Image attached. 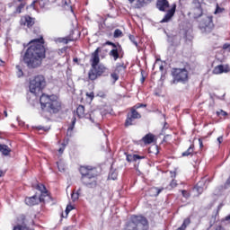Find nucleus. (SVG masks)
I'll return each instance as SVG.
<instances>
[{
    "label": "nucleus",
    "mask_w": 230,
    "mask_h": 230,
    "mask_svg": "<svg viewBox=\"0 0 230 230\" xmlns=\"http://www.w3.org/2000/svg\"><path fill=\"white\" fill-rule=\"evenodd\" d=\"M108 1H109L110 10H112V8H114V0H108Z\"/></svg>",
    "instance_id": "44"
},
{
    "label": "nucleus",
    "mask_w": 230,
    "mask_h": 230,
    "mask_svg": "<svg viewBox=\"0 0 230 230\" xmlns=\"http://www.w3.org/2000/svg\"><path fill=\"white\" fill-rule=\"evenodd\" d=\"M199 148H204V144L202 143V138H199Z\"/></svg>",
    "instance_id": "48"
},
{
    "label": "nucleus",
    "mask_w": 230,
    "mask_h": 230,
    "mask_svg": "<svg viewBox=\"0 0 230 230\" xmlns=\"http://www.w3.org/2000/svg\"><path fill=\"white\" fill-rule=\"evenodd\" d=\"M133 109H141V106H140V103H137L134 107H133Z\"/></svg>",
    "instance_id": "50"
},
{
    "label": "nucleus",
    "mask_w": 230,
    "mask_h": 230,
    "mask_svg": "<svg viewBox=\"0 0 230 230\" xmlns=\"http://www.w3.org/2000/svg\"><path fill=\"white\" fill-rule=\"evenodd\" d=\"M203 186H204V181H200L196 184V186L194 187V190H196V191H198V193L200 195V193L204 191Z\"/></svg>",
    "instance_id": "21"
},
{
    "label": "nucleus",
    "mask_w": 230,
    "mask_h": 230,
    "mask_svg": "<svg viewBox=\"0 0 230 230\" xmlns=\"http://www.w3.org/2000/svg\"><path fill=\"white\" fill-rule=\"evenodd\" d=\"M111 46L113 49H119V51H123V48H121V45H119V43H112Z\"/></svg>",
    "instance_id": "36"
},
{
    "label": "nucleus",
    "mask_w": 230,
    "mask_h": 230,
    "mask_svg": "<svg viewBox=\"0 0 230 230\" xmlns=\"http://www.w3.org/2000/svg\"><path fill=\"white\" fill-rule=\"evenodd\" d=\"M65 230H69V227H66Z\"/></svg>",
    "instance_id": "64"
},
{
    "label": "nucleus",
    "mask_w": 230,
    "mask_h": 230,
    "mask_svg": "<svg viewBox=\"0 0 230 230\" xmlns=\"http://www.w3.org/2000/svg\"><path fill=\"white\" fill-rule=\"evenodd\" d=\"M181 193L183 197H188V191L182 190Z\"/></svg>",
    "instance_id": "51"
},
{
    "label": "nucleus",
    "mask_w": 230,
    "mask_h": 230,
    "mask_svg": "<svg viewBox=\"0 0 230 230\" xmlns=\"http://www.w3.org/2000/svg\"><path fill=\"white\" fill-rule=\"evenodd\" d=\"M44 58H46V48L44 38L41 36L29 42V47L22 56V60L28 69H37L42 66Z\"/></svg>",
    "instance_id": "1"
},
{
    "label": "nucleus",
    "mask_w": 230,
    "mask_h": 230,
    "mask_svg": "<svg viewBox=\"0 0 230 230\" xmlns=\"http://www.w3.org/2000/svg\"><path fill=\"white\" fill-rule=\"evenodd\" d=\"M73 211V206L67 205L66 208V217L69 215V212Z\"/></svg>",
    "instance_id": "37"
},
{
    "label": "nucleus",
    "mask_w": 230,
    "mask_h": 230,
    "mask_svg": "<svg viewBox=\"0 0 230 230\" xmlns=\"http://www.w3.org/2000/svg\"><path fill=\"white\" fill-rule=\"evenodd\" d=\"M134 119H133L129 115H127V119H126V121H125V124H124L125 127L128 128V127H130L132 125H135Z\"/></svg>",
    "instance_id": "23"
},
{
    "label": "nucleus",
    "mask_w": 230,
    "mask_h": 230,
    "mask_svg": "<svg viewBox=\"0 0 230 230\" xmlns=\"http://www.w3.org/2000/svg\"><path fill=\"white\" fill-rule=\"evenodd\" d=\"M36 3L41 8H46V4H48V3H49V0H36Z\"/></svg>",
    "instance_id": "28"
},
{
    "label": "nucleus",
    "mask_w": 230,
    "mask_h": 230,
    "mask_svg": "<svg viewBox=\"0 0 230 230\" xmlns=\"http://www.w3.org/2000/svg\"><path fill=\"white\" fill-rule=\"evenodd\" d=\"M50 53H51V55H52V56L50 57V58H55V53H56V52H55V51H52V52H50Z\"/></svg>",
    "instance_id": "57"
},
{
    "label": "nucleus",
    "mask_w": 230,
    "mask_h": 230,
    "mask_svg": "<svg viewBox=\"0 0 230 230\" xmlns=\"http://www.w3.org/2000/svg\"><path fill=\"white\" fill-rule=\"evenodd\" d=\"M181 40H182V36L181 35V32H178L176 34H167V42L170 44V46H172L173 48L181 46Z\"/></svg>",
    "instance_id": "7"
},
{
    "label": "nucleus",
    "mask_w": 230,
    "mask_h": 230,
    "mask_svg": "<svg viewBox=\"0 0 230 230\" xmlns=\"http://www.w3.org/2000/svg\"><path fill=\"white\" fill-rule=\"evenodd\" d=\"M114 39H119L120 37H123V31L119 29H116L113 33Z\"/></svg>",
    "instance_id": "27"
},
{
    "label": "nucleus",
    "mask_w": 230,
    "mask_h": 230,
    "mask_svg": "<svg viewBox=\"0 0 230 230\" xmlns=\"http://www.w3.org/2000/svg\"><path fill=\"white\" fill-rule=\"evenodd\" d=\"M111 78L114 80V82H118V80H119V75H118V74L115 72V73H112L111 75Z\"/></svg>",
    "instance_id": "38"
},
{
    "label": "nucleus",
    "mask_w": 230,
    "mask_h": 230,
    "mask_svg": "<svg viewBox=\"0 0 230 230\" xmlns=\"http://www.w3.org/2000/svg\"><path fill=\"white\" fill-rule=\"evenodd\" d=\"M152 3V0H137L134 8L137 10H141V8H145V6H148Z\"/></svg>",
    "instance_id": "14"
},
{
    "label": "nucleus",
    "mask_w": 230,
    "mask_h": 230,
    "mask_svg": "<svg viewBox=\"0 0 230 230\" xmlns=\"http://www.w3.org/2000/svg\"><path fill=\"white\" fill-rule=\"evenodd\" d=\"M223 49H230V44L225 43L223 45Z\"/></svg>",
    "instance_id": "47"
},
{
    "label": "nucleus",
    "mask_w": 230,
    "mask_h": 230,
    "mask_svg": "<svg viewBox=\"0 0 230 230\" xmlns=\"http://www.w3.org/2000/svg\"><path fill=\"white\" fill-rule=\"evenodd\" d=\"M129 40L137 48V41L136 40V36L129 34Z\"/></svg>",
    "instance_id": "34"
},
{
    "label": "nucleus",
    "mask_w": 230,
    "mask_h": 230,
    "mask_svg": "<svg viewBox=\"0 0 230 230\" xmlns=\"http://www.w3.org/2000/svg\"><path fill=\"white\" fill-rule=\"evenodd\" d=\"M217 141H218L219 145L222 144V142L224 141V137H218Z\"/></svg>",
    "instance_id": "49"
},
{
    "label": "nucleus",
    "mask_w": 230,
    "mask_h": 230,
    "mask_svg": "<svg viewBox=\"0 0 230 230\" xmlns=\"http://www.w3.org/2000/svg\"><path fill=\"white\" fill-rule=\"evenodd\" d=\"M40 200H44L42 199V197L40 196H37V194H35L34 196L32 197H29V198H26L25 199V204L27 206H37V204H40Z\"/></svg>",
    "instance_id": "9"
},
{
    "label": "nucleus",
    "mask_w": 230,
    "mask_h": 230,
    "mask_svg": "<svg viewBox=\"0 0 230 230\" xmlns=\"http://www.w3.org/2000/svg\"><path fill=\"white\" fill-rule=\"evenodd\" d=\"M227 115H228L227 112L223 110L217 111V116H227Z\"/></svg>",
    "instance_id": "39"
},
{
    "label": "nucleus",
    "mask_w": 230,
    "mask_h": 230,
    "mask_svg": "<svg viewBox=\"0 0 230 230\" xmlns=\"http://www.w3.org/2000/svg\"><path fill=\"white\" fill-rule=\"evenodd\" d=\"M170 186H171L172 188H175V187L177 186V181L172 180V181H171V183H170Z\"/></svg>",
    "instance_id": "45"
},
{
    "label": "nucleus",
    "mask_w": 230,
    "mask_h": 230,
    "mask_svg": "<svg viewBox=\"0 0 230 230\" xmlns=\"http://www.w3.org/2000/svg\"><path fill=\"white\" fill-rule=\"evenodd\" d=\"M213 224H215V222L210 221V223H209V227L207 228V230L211 229V228L213 227Z\"/></svg>",
    "instance_id": "52"
},
{
    "label": "nucleus",
    "mask_w": 230,
    "mask_h": 230,
    "mask_svg": "<svg viewBox=\"0 0 230 230\" xmlns=\"http://www.w3.org/2000/svg\"><path fill=\"white\" fill-rule=\"evenodd\" d=\"M121 68L125 69V66L123 64L117 66L115 73H119V69Z\"/></svg>",
    "instance_id": "43"
},
{
    "label": "nucleus",
    "mask_w": 230,
    "mask_h": 230,
    "mask_svg": "<svg viewBox=\"0 0 230 230\" xmlns=\"http://www.w3.org/2000/svg\"><path fill=\"white\" fill-rule=\"evenodd\" d=\"M163 190H164V188H161V189H159V188H157V187H153V188H151V191H152L153 193H155V194H154L155 197L159 196V193H161V191H163Z\"/></svg>",
    "instance_id": "26"
},
{
    "label": "nucleus",
    "mask_w": 230,
    "mask_h": 230,
    "mask_svg": "<svg viewBox=\"0 0 230 230\" xmlns=\"http://www.w3.org/2000/svg\"><path fill=\"white\" fill-rule=\"evenodd\" d=\"M121 53H123V50H119L118 49H112L110 51L109 55H110V57L113 58V60L116 61V60H118V58H123V54H121Z\"/></svg>",
    "instance_id": "15"
},
{
    "label": "nucleus",
    "mask_w": 230,
    "mask_h": 230,
    "mask_svg": "<svg viewBox=\"0 0 230 230\" xmlns=\"http://www.w3.org/2000/svg\"><path fill=\"white\" fill-rule=\"evenodd\" d=\"M79 172L81 173V182L83 186L92 190L98 186V172L95 167L90 165L81 166Z\"/></svg>",
    "instance_id": "4"
},
{
    "label": "nucleus",
    "mask_w": 230,
    "mask_h": 230,
    "mask_svg": "<svg viewBox=\"0 0 230 230\" xmlns=\"http://www.w3.org/2000/svg\"><path fill=\"white\" fill-rule=\"evenodd\" d=\"M86 96H88V98H91V100H93V98H94V93H87Z\"/></svg>",
    "instance_id": "46"
},
{
    "label": "nucleus",
    "mask_w": 230,
    "mask_h": 230,
    "mask_svg": "<svg viewBox=\"0 0 230 230\" xmlns=\"http://www.w3.org/2000/svg\"><path fill=\"white\" fill-rule=\"evenodd\" d=\"M224 10H225L224 8L220 7V6L218 5V4H217L216 10H215L214 13H215V14H217V13H222V12H224Z\"/></svg>",
    "instance_id": "35"
},
{
    "label": "nucleus",
    "mask_w": 230,
    "mask_h": 230,
    "mask_svg": "<svg viewBox=\"0 0 230 230\" xmlns=\"http://www.w3.org/2000/svg\"><path fill=\"white\" fill-rule=\"evenodd\" d=\"M75 125H76V118L75 117L73 118L72 123L67 128V132H73V129L75 128Z\"/></svg>",
    "instance_id": "31"
},
{
    "label": "nucleus",
    "mask_w": 230,
    "mask_h": 230,
    "mask_svg": "<svg viewBox=\"0 0 230 230\" xmlns=\"http://www.w3.org/2000/svg\"><path fill=\"white\" fill-rule=\"evenodd\" d=\"M128 3L130 4H133V3H134V4H133V6L136 4V1L137 0H128Z\"/></svg>",
    "instance_id": "53"
},
{
    "label": "nucleus",
    "mask_w": 230,
    "mask_h": 230,
    "mask_svg": "<svg viewBox=\"0 0 230 230\" xmlns=\"http://www.w3.org/2000/svg\"><path fill=\"white\" fill-rule=\"evenodd\" d=\"M163 69H164V66H160V71H163Z\"/></svg>",
    "instance_id": "61"
},
{
    "label": "nucleus",
    "mask_w": 230,
    "mask_h": 230,
    "mask_svg": "<svg viewBox=\"0 0 230 230\" xmlns=\"http://www.w3.org/2000/svg\"><path fill=\"white\" fill-rule=\"evenodd\" d=\"M76 114H77L78 118L90 119V121L92 123H94V119H93V113L92 114H85V107H84V105H79L77 107Z\"/></svg>",
    "instance_id": "8"
},
{
    "label": "nucleus",
    "mask_w": 230,
    "mask_h": 230,
    "mask_svg": "<svg viewBox=\"0 0 230 230\" xmlns=\"http://www.w3.org/2000/svg\"><path fill=\"white\" fill-rule=\"evenodd\" d=\"M36 190L40 191V195H42V193H44L45 191H48V190L46 189V186H44V184H38L36 186Z\"/></svg>",
    "instance_id": "29"
},
{
    "label": "nucleus",
    "mask_w": 230,
    "mask_h": 230,
    "mask_svg": "<svg viewBox=\"0 0 230 230\" xmlns=\"http://www.w3.org/2000/svg\"><path fill=\"white\" fill-rule=\"evenodd\" d=\"M141 82L142 83L145 82V77H142Z\"/></svg>",
    "instance_id": "62"
},
{
    "label": "nucleus",
    "mask_w": 230,
    "mask_h": 230,
    "mask_svg": "<svg viewBox=\"0 0 230 230\" xmlns=\"http://www.w3.org/2000/svg\"><path fill=\"white\" fill-rule=\"evenodd\" d=\"M75 125H76V118L75 117L73 118L72 123L67 128V132H73V129L75 128Z\"/></svg>",
    "instance_id": "30"
},
{
    "label": "nucleus",
    "mask_w": 230,
    "mask_h": 230,
    "mask_svg": "<svg viewBox=\"0 0 230 230\" xmlns=\"http://www.w3.org/2000/svg\"><path fill=\"white\" fill-rule=\"evenodd\" d=\"M156 8L160 12H166V8H170V3H168V0H157Z\"/></svg>",
    "instance_id": "13"
},
{
    "label": "nucleus",
    "mask_w": 230,
    "mask_h": 230,
    "mask_svg": "<svg viewBox=\"0 0 230 230\" xmlns=\"http://www.w3.org/2000/svg\"><path fill=\"white\" fill-rule=\"evenodd\" d=\"M13 230H29L26 225H17L13 227Z\"/></svg>",
    "instance_id": "33"
},
{
    "label": "nucleus",
    "mask_w": 230,
    "mask_h": 230,
    "mask_svg": "<svg viewBox=\"0 0 230 230\" xmlns=\"http://www.w3.org/2000/svg\"><path fill=\"white\" fill-rule=\"evenodd\" d=\"M107 17H111V19H116V16L111 15V14H107Z\"/></svg>",
    "instance_id": "58"
},
{
    "label": "nucleus",
    "mask_w": 230,
    "mask_h": 230,
    "mask_svg": "<svg viewBox=\"0 0 230 230\" xmlns=\"http://www.w3.org/2000/svg\"><path fill=\"white\" fill-rule=\"evenodd\" d=\"M177 8V4H173L172 7L167 11L166 14L164 16L160 22H170L172 21V17L175 15V10Z\"/></svg>",
    "instance_id": "10"
},
{
    "label": "nucleus",
    "mask_w": 230,
    "mask_h": 230,
    "mask_svg": "<svg viewBox=\"0 0 230 230\" xmlns=\"http://www.w3.org/2000/svg\"><path fill=\"white\" fill-rule=\"evenodd\" d=\"M20 24L21 26H27L28 28H31V26L35 24V20L30 15H25L21 18Z\"/></svg>",
    "instance_id": "11"
},
{
    "label": "nucleus",
    "mask_w": 230,
    "mask_h": 230,
    "mask_svg": "<svg viewBox=\"0 0 230 230\" xmlns=\"http://www.w3.org/2000/svg\"><path fill=\"white\" fill-rule=\"evenodd\" d=\"M108 177L111 179V181H116V179H118V172L111 170Z\"/></svg>",
    "instance_id": "25"
},
{
    "label": "nucleus",
    "mask_w": 230,
    "mask_h": 230,
    "mask_svg": "<svg viewBox=\"0 0 230 230\" xmlns=\"http://www.w3.org/2000/svg\"><path fill=\"white\" fill-rule=\"evenodd\" d=\"M18 72H17V76L18 78H21V76H22V70L21 69V66H16Z\"/></svg>",
    "instance_id": "41"
},
{
    "label": "nucleus",
    "mask_w": 230,
    "mask_h": 230,
    "mask_svg": "<svg viewBox=\"0 0 230 230\" xmlns=\"http://www.w3.org/2000/svg\"><path fill=\"white\" fill-rule=\"evenodd\" d=\"M106 44H107V46H112V44H114V43H112V41H107Z\"/></svg>",
    "instance_id": "55"
},
{
    "label": "nucleus",
    "mask_w": 230,
    "mask_h": 230,
    "mask_svg": "<svg viewBox=\"0 0 230 230\" xmlns=\"http://www.w3.org/2000/svg\"><path fill=\"white\" fill-rule=\"evenodd\" d=\"M35 4H37V0H36V1H33V2L31 4V6L35 7Z\"/></svg>",
    "instance_id": "54"
},
{
    "label": "nucleus",
    "mask_w": 230,
    "mask_h": 230,
    "mask_svg": "<svg viewBox=\"0 0 230 230\" xmlns=\"http://www.w3.org/2000/svg\"><path fill=\"white\" fill-rule=\"evenodd\" d=\"M4 114L5 118H8V112H6V111H4Z\"/></svg>",
    "instance_id": "59"
},
{
    "label": "nucleus",
    "mask_w": 230,
    "mask_h": 230,
    "mask_svg": "<svg viewBox=\"0 0 230 230\" xmlns=\"http://www.w3.org/2000/svg\"><path fill=\"white\" fill-rule=\"evenodd\" d=\"M46 87V77L42 75H38L34 76L32 80L30 81L29 89L30 92L33 94H39V93H42Z\"/></svg>",
    "instance_id": "5"
},
{
    "label": "nucleus",
    "mask_w": 230,
    "mask_h": 230,
    "mask_svg": "<svg viewBox=\"0 0 230 230\" xmlns=\"http://www.w3.org/2000/svg\"><path fill=\"white\" fill-rule=\"evenodd\" d=\"M226 184H227L228 186L230 185V176H229V178L226 180Z\"/></svg>",
    "instance_id": "56"
},
{
    "label": "nucleus",
    "mask_w": 230,
    "mask_h": 230,
    "mask_svg": "<svg viewBox=\"0 0 230 230\" xmlns=\"http://www.w3.org/2000/svg\"><path fill=\"white\" fill-rule=\"evenodd\" d=\"M229 66L218 65L213 69V75H222V73H229Z\"/></svg>",
    "instance_id": "12"
},
{
    "label": "nucleus",
    "mask_w": 230,
    "mask_h": 230,
    "mask_svg": "<svg viewBox=\"0 0 230 230\" xmlns=\"http://www.w3.org/2000/svg\"><path fill=\"white\" fill-rule=\"evenodd\" d=\"M66 150V143H63L61 147L58 149L59 154H64V151Z\"/></svg>",
    "instance_id": "40"
},
{
    "label": "nucleus",
    "mask_w": 230,
    "mask_h": 230,
    "mask_svg": "<svg viewBox=\"0 0 230 230\" xmlns=\"http://www.w3.org/2000/svg\"><path fill=\"white\" fill-rule=\"evenodd\" d=\"M128 116H130L133 119H141V114H139L134 108L131 109L130 113H128Z\"/></svg>",
    "instance_id": "20"
},
{
    "label": "nucleus",
    "mask_w": 230,
    "mask_h": 230,
    "mask_svg": "<svg viewBox=\"0 0 230 230\" xmlns=\"http://www.w3.org/2000/svg\"><path fill=\"white\" fill-rule=\"evenodd\" d=\"M155 137V136H154V134L148 133L142 138V140L145 145H151V143H154Z\"/></svg>",
    "instance_id": "16"
},
{
    "label": "nucleus",
    "mask_w": 230,
    "mask_h": 230,
    "mask_svg": "<svg viewBox=\"0 0 230 230\" xmlns=\"http://www.w3.org/2000/svg\"><path fill=\"white\" fill-rule=\"evenodd\" d=\"M42 116H51V114H58L62 111V102L58 101V96L43 93L40 97ZM48 114V115H46Z\"/></svg>",
    "instance_id": "2"
},
{
    "label": "nucleus",
    "mask_w": 230,
    "mask_h": 230,
    "mask_svg": "<svg viewBox=\"0 0 230 230\" xmlns=\"http://www.w3.org/2000/svg\"><path fill=\"white\" fill-rule=\"evenodd\" d=\"M80 191H82V189H78L76 193H72V200L75 202L76 200H78L79 197H80Z\"/></svg>",
    "instance_id": "32"
},
{
    "label": "nucleus",
    "mask_w": 230,
    "mask_h": 230,
    "mask_svg": "<svg viewBox=\"0 0 230 230\" xmlns=\"http://www.w3.org/2000/svg\"><path fill=\"white\" fill-rule=\"evenodd\" d=\"M73 38L71 36H66L65 38H59L58 41L62 42L63 44H69V42H73Z\"/></svg>",
    "instance_id": "24"
},
{
    "label": "nucleus",
    "mask_w": 230,
    "mask_h": 230,
    "mask_svg": "<svg viewBox=\"0 0 230 230\" xmlns=\"http://www.w3.org/2000/svg\"><path fill=\"white\" fill-rule=\"evenodd\" d=\"M0 152L4 155H10V152H12V149L8 147L6 145H0Z\"/></svg>",
    "instance_id": "19"
},
{
    "label": "nucleus",
    "mask_w": 230,
    "mask_h": 230,
    "mask_svg": "<svg viewBox=\"0 0 230 230\" xmlns=\"http://www.w3.org/2000/svg\"><path fill=\"white\" fill-rule=\"evenodd\" d=\"M24 8V5L21 4L17 8H16V13H21V10Z\"/></svg>",
    "instance_id": "42"
},
{
    "label": "nucleus",
    "mask_w": 230,
    "mask_h": 230,
    "mask_svg": "<svg viewBox=\"0 0 230 230\" xmlns=\"http://www.w3.org/2000/svg\"><path fill=\"white\" fill-rule=\"evenodd\" d=\"M102 51L101 48H97L94 52L92 54L90 59L91 69L88 72V78L92 82L100 78V76H109V68L104 65L100 64V52Z\"/></svg>",
    "instance_id": "3"
},
{
    "label": "nucleus",
    "mask_w": 230,
    "mask_h": 230,
    "mask_svg": "<svg viewBox=\"0 0 230 230\" xmlns=\"http://www.w3.org/2000/svg\"><path fill=\"white\" fill-rule=\"evenodd\" d=\"M141 107H146V104L140 103V108Z\"/></svg>",
    "instance_id": "60"
},
{
    "label": "nucleus",
    "mask_w": 230,
    "mask_h": 230,
    "mask_svg": "<svg viewBox=\"0 0 230 230\" xmlns=\"http://www.w3.org/2000/svg\"><path fill=\"white\" fill-rule=\"evenodd\" d=\"M174 82H186L188 80V70L186 68H174L172 70Z\"/></svg>",
    "instance_id": "6"
},
{
    "label": "nucleus",
    "mask_w": 230,
    "mask_h": 230,
    "mask_svg": "<svg viewBox=\"0 0 230 230\" xmlns=\"http://www.w3.org/2000/svg\"><path fill=\"white\" fill-rule=\"evenodd\" d=\"M138 159H145V156H141L139 155H127L126 161L128 163H132V161H138Z\"/></svg>",
    "instance_id": "17"
},
{
    "label": "nucleus",
    "mask_w": 230,
    "mask_h": 230,
    "mask_svg": "<svg viewBox=\"0 0 230 230\" xmlns=\"http://www.w3.org/2000/svg\"><path fill=\"white\" fill-rule=\"evenodd\" d=\"M216 230H222V228L219 226V227H217Z\"/></svg>",
    "instance_id": "63"
},
{
    "label": "nucleus",
    "mask_w": 230,
    "mask_h": 230,
    "mask_svg": "<svg viewBox=\"0 0 230 230\" xmlns=\"http://www.w3.org/2000/svg\"><path fill=\"white\" fill-rule=\"evenodd\" d=\"M40 197H42L43 200H40V202L43 204H46V202H49L52 199L48 190H45L44 192H42V194H40Z\"/></svg>",
    "instance_id": "18"
},
{
    "label": "nucleus",
    "mask_w": 230,
    "mask_h": 230,
    "mask_svg": "<svg viewBox=\"0 0 230 230\" xmlns=\"http://www.w3.org/2000/svg\"><path fill=\"white\" fill-rule=\"evenodd\" d=\"M193 148H195L194 145H190V146L181 154L182 157H188V155H191L193 154Z\"/></svg>",
    "instance_id": "22"
}]
</instances>
